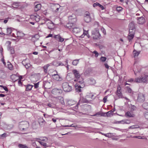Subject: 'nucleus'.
Returning <instances> with one entry per match:
<instances>
[{
    "label": "nucleus",
    "instance_id": "nucleus-27",
    "mask_svg": "<svg viewBox=\"0 0 148 148\" xmlns=\"http://www.w3.org/2000/svg\"><path fill=\"white\" fill-rule=\"evenodd\" d=\"M84 19L85 21L87 23L90 22L91 20V18L90 16H84Z\"/></svg>",
    "mask_w": 148,
    "mask_h": 148
},
{
    "label": "nucleus",
    "instance_id": "nucleus-36",
    "mask_svg": "<svg viewBox=\"0 0 148 148\" xmlns=\"http://www.w3.org/2000/svg\"><path fill=\"white\" fill-rule=\"evenodd\" d=\"M19 6V3H14L12 5V7L14 8H17Z\"/></svg>",
    "mask_w": 148,
    "mask_h": 148
},
{
    "label": "nucleus",
    "instance_id": "nucleus-54",
    "mask_svg": "<svg viewBox=\"0 0 148 148\" xmlns=\"http://www.w3.org/2000/svg\"><path fill=\"white\" fill-rule=\"evenodd\" d=\"M10 51L12 54H13L14 53V50L13 48L11 49Z\"/></svg>",
    "mask_w": 148,
    "mask_h": 148
},
{
    "label": "nucleus",
    "instance_id": "nucleus-23",
    "mask_svg": "<svg viewBox=\"0 0 148 148\" xmlns=\"http://www.w3.org/2000/svg\"><path fill=\"white\" fill-rule=\"evenodd\" d=\"M48 28L50 29H52L54 28V24L52 23H48L47 24Z\"/></svg>",
    "mask_w": 148,
    "mask_h": 148
},
{
    "label": "nucleus",
    "instance_id": "nucleus-38",
    "mask_svg": "<svg viewBox=\"0 0 148 148\" xmlns=\"http://www.w3.org/2000/svg\"><path fill=\"white\" fill-rule=\"evenodd\" d=\"M135 29H129V34L134 35Z\"/></svg>",
    "mask_w": 148,
    "mask_h": 148
},
{
    "label": "nucleus",
    "instance_id": "nucleus-51",
    "mask_svg": "<svg viewBox=\"0 0 148 148\" xmlns=\"http://www.w3.org/2000/svg\"><path fill=\"white\" fill-rule=\"evenodd\" d=\"M145 118L148 120V112H146L145 114Z\"/></svg>",
    "mask_w": 148,
    "mask_h": 148
},
{
    "label": "nucleus",
    "instance_id": "nucleus-57",
    "mask_svg": "<svg viewBox=\"0 0 148 148\" xmlns=\"http://www.w3.org/2000/svg\"><path fill=\"white\" fill-rule=\"evenodd\" d=\"M38 85H39L38 83L36 84H35L34 85V88H38Z\"/></svg>",
    "mask_w": 148,
    "mask_h": 148
},
{
    "label": "nucleus",
    "instance_id": "nucleus-32",
    "mask_svg": "<svg viewBox=\"0 0 148 148\" xmlns=\"http://www.w3.org/2000/svg\"><path fill=\"white\" fill-rule=\"evenodd\" d=\"M79 59L74 60L72 62V64L74 66H76L79 63Z\"/></svg>",
    "mask_w": 148,
    "mask_h": 148
},
{
    "label": "nucleus",
    "instance_id": "nucleus-55",
    "mask_svg": "<svg viewBox=\"0 0 148 148\" xmlns=\"http://www.w3.org/2000/svg\"><path fill=\"white\" fill-rule=\"evenodd\" d=\"M121 88L120 86H118L117 87V90L116 91H121Z\"/></svg>",
    "mask_w": 148,
    "mask_h": 148
},
{
    "label": "nucleus",
    "instance_id": "nucleus-48",
    "mask_svg": "<svg viewBox=\"0 0 148 148\" xmlns=\"http://www.w3.org/2000/svg\"><path fill=\"white\" fill-rule=\"evenodd\" d=\"M97 5L100 7L102 10L104 9V7L103 6L99 3H97Z\"/></svg>",
    "mask_w": 148,
    "mask_h": 148
},
{
    "label": "nucleus",
    "instance_id": "nucleus-30",
    "mask_svg": "<svg viewBox=\"0 0 148 148\" xmlns=\"http://www.w3.org/2000/svg\"><path fill=\"white\" fill-rule=\"evenodd\" d=\"M37 141H38L41 145L44 146L45 148L47 147H48L47 146L46 144V142H43L42 141H40V140H36Z\"/></svg>",
    "mask_w": 148,
    "mask_h": 148
},
{
    "label": "nucleus",
    "instance_id": "nucleus-52",
    "mask_svg": "<svg viewBox=\"0 0 148 148\" xmlns=\"http://www.w3.org/2000/svg\"><path fill=\"white\" fill-rule=\"evenodd\" d=\"M116 9L117 11H119L122 10V8L121 7H118L116 8Z\"/></svg>",
    "mask_w": 148,
    "mask_h": 148
},
{
    "label": "nucleus",
    "instance_id": "nucleus-24",
    "mask_svg": "<svg viewBox=\"0 0 148 148\" xmlns=\"http://www.w3.org/2000/svg\"><path fill=\"white\" fill-rule=\"evenodd\" d=\"M33 86L28 84L26 86V91H29L31 90L32 87H33Z\"/></svg>",
    "mask_w": 148,
    "mask_h": 148
},
{
    "label": "nucleus",
    "instance_id": "nucleus-59",
    "mask_svg": "<svg viewBox=\"0 0 148 148\" xmlns=\"http://www.w3.org/2000/svg\"><path fill=\"white\" fill-rule=\"evenodd\" d=\"M107 99V97H105L103 98V102L104 103H106V102Z\"/></svg>",
    "mask_w": 148,
    "mask_h": 148
},
{
    "label": "nucleus",
    "instance_id": "nucleus-44",
    "mask_svg": "<svg viewBox=\"0 0 148 148\" xmlns=\"http://www.w3.org/2000/svg\"><path fill=\"white\" fill-rule=\"evenodd\" d=\"M92 53L95 54V56L96 57H97L99 56V53L98 52L96 51H94L93 52H92Z\"/></svg>",
    "mask_w": 148,
    "mask_h": 148
},
{
    "label": "nucleus",
    "instance_id": "nucleus-34",
    "mask_svg": "<svg viewBox=\"0 0 148 148\" xmlns=\"http://www.w3.org/2000/svg\"><path fill=\"white\" fill-rule=\"evenodd\" d=\"M134 34H129L128 36V39L129 40V41L130 40H131L134 37Z\"/></svg>",
    "mask_w": 148,
    "mask_h": 148
},
{
    "label": "nucleus",
    "instance_id": "nucleus-62",
    "mask_svg": "<svg viewBox=\"0 0 148 148\" xmlns=\"http://www.w3.org/2000/svg\"><path fill=\"white\" fill-rule=\"evenodd\" d=\"M135 126H132L130 127V128H138V127H135Z\"/></svg>",
    "mask_w": 148,
    "mask_h": 148
},
{
    "label": "nucleus",
    "instance_id": "nucleus-8",
    "mask_svg": "<svg viewBox=\"0 0 148 148\" xmlns=\"http://www.w3.org/2000/svg\"><path fill=\"white\" fill-rule=\"evenodd\" d=\"M92 35L94 39H96L99 38L100 34L98 30H96L95 32L93 31L92 32Z\"/></svg>",
    "mask_w": 148,
    "mask_h": 148
},
{
    "label": "nucleus",
    "instance_id": "nucleus-12",
    "mask_svg": "<svg viewBox=\"0 0 148 148\" xmlns=\"http://www.w3.org/2000/svg\"><path fill=\"white\" fill-rule=\"evenodd\" d=\"M145 99V96L142 94L139 95L138 98V100L140 102H143L144 101Z\"/></svg>",
    "mask_w": 148,
    "mask_h": 148
},
{
    "label": "nucleus",
    "instance_id": "nucleus-40",
    "mask_svg": "<svg viewBox=\"0 0 148 148\" xmlns=\"http://www.w3.org/2000/svg\"><path fill=\"white\" fill-rule=\"evenodd\" d=\"M7 136V134L6 133H4L0 135V138H5Z\"/></svg>",
    "mask_w": 148,
    "mask_h": 148
},
{
    "label": "nucleus",
    "instance_id": "nucleus-60",
    "mask_svg": "<svg viewBox=\"0 0 148 148\" xmlns=\"http://www.w3.org/2000/svg\"><path fill=\"white\" fill-rule=\"evenodd\" d=\"M18 85L19 86H21L22 85L21 80H19L18 81Z\"/></svg>",
    "mask_w": 148,
    "mask_h": 148
},
{
    "label": "nucleus",
    "instance_id": "nucleus-43",
    "mask_svg": "<svg viewBox=\"0 0 148 148\" xmlns=\"http://www.w3.org/2000/svg\"><path fill=\"white\" fill-rule=\"evenodd\" d=\"M126 89L128 92L131 93L132 91L131 89L129 87L127 86L126 87Z\"/></svg>",
    "mask_w": 148,
    "mask_h": 148
},
{
    "label": "nucleus",
    "instance_id": "nucleus-45",
    "mask_svg": "<svg viewBox=\"0 0 148 148\" xmlns=\"http://www.w3.org/2000/svg\"><path fill=\"white\" fill-rule=\"evenodd\" d=\"M101 30L103 32L104 35L106 34V31L105 29L103 28H101Z\"/></svg>",
    "mask_w": 148,
    "mask_h": 148
},
{
    "label": "nucleus",
    "instance_id": "nucleus-3",
    "mask_svg": "<svg viewBox=\"0 0 148 148\" xmlns=\"http://www.w3.org/2000/svg\"><path fill=\"white\" fill-rule=\"evenodd\" d=\"M62 87L63 90L65 92H69L72 90L71 86H70L69 84L66 82H64L62 84Z\"/></svg>",
    "mask_w": 148,
    "mask_h": 148
},
{
    "label": "nucleus",
    "instance_id": "nucleus-31",
    "mask_svg": "<svg viewBox=\"0 0 148 148\" xmlns=\"http://www.w3.org/2000/svg\"><path fill=\"white\" fill-rule=\"evenodd\" d=\"M133 54L134 57H137L139 55L140 53V51H137L135 50H134L133 51Z\"/></svg>",
    "mask_w": 148,
    "mask_h": 148
},
{
    "label": "nucleus",
    "instance_id": "nucleus-56",
    "mask_svg": "<svg viewBox=\"0 0 148 148\" xmlns=\"http://www.w3.org/2000/svg\"><path fill=\"white\" fill-rule=\"evenodd\" d=\"M1 61L3 62V63L4 65H6V63L5 62V60H4V58H3L2 59H1Z\"/></svg>",
    "mask_w": 148,
    "mask_h": 148
},
{
    "label": "nucleus",
    "instance_id": "nucleus-10",
    "mask_svg": "<svg viewBox=\"0 0 148 148\" xmlns=\"http://www.w3.org/2000/svg\"><path fill=\"white\" fill-rule=\"evenodd\" d=\"M53 37L59 42H62L64 40V39L62 38L59 34L54 35Z\"/></svg>",
    "mask_w": 148,
    "mask_h": 148
},
{
    "label": "nucleus",
    "instance_id": "nucleus-28",
    "mask_svg": "<svg viewBox=\"0 0 148 148\" xmlns=\"http://www.w3.org/2000/svg\"><path fill=\"white\" fill-rule=\"evenodd\" d=\"M13 29L12 28L10 27L6 29V34L7 35H9L10 34H11L12 32Z\"/></svg>",
    "mask_w": 148,
    "mask_h": 148
},
{
    "label": "nucleus",
    "instance_id": "nucleus-18",
    "mask_svg": "<svg viewBox=\"0 0 148 148\" xmlns=\"http://www.w3.org/2000/svg\"><path fill=\"white\" fill-rule=\"evenodd\" d=\"M126 116L129 117H134L135 115L132 112L128 111L125 114Z\"/></svg>",
    "mask_w": 148,
    "mask_h": 148
},
{
    "label": "nucleus",
    "instance_id": "nucleus-25",
    "mask_svg": "<svg viewBox=\"0 0 148 148\" xmlns=\"http://www.w3.org/2000/svg\"><path fill=\"white\" fill-rule=\"evenodd\" d=\"M121 123L122 124H130L131 122L129 120H128L127 119H125L124 120H122L121 121H120Z\"/></svg>",
    "mask_w": 148,
    "mask_h": 148
},
{
    "label": "nucleus",
    "instance_id": "nucleus-29",
    "mask_svg": "<svg viewBox=\"0 0 148 148\" xmlns=\"http://www.w3.org/2000/svg\"><path fill=\"white\" fill-rule=\"evenodd\" d=\"M129 29H135L134 22H132L129 24Z\"/></svg>",
    "mask_w": 148,
    "mask_h": 148
},
{
    "label": "nucleus",
    "instance_id": "nucleus-33",
    "mask_svg": "<svg viewBox=\"0 0 148 148\" xmlns=\"http://www.w3.org/2000/svg\"><path fill=\"white\" fill-rule=\"evenodd\" d=\"M143 107L146 110H148V103L145 102L143 105Z\"/></svg>",
    "mask_w": 148,
    "mask_h": 148
},
{
    "label": "nucleus",
    "instance_id": "nucleus-61",
    "mask_svg": "<svg viewBox=\"0 0 148 148\" xmlns=\"http://www.w3.org/2000/svg\"><path fill=\"white\" fill-rule=\"evenodd\" d=\"M66 127H77V125H74V124H72L71 126H66Z\"/></svg>",
    "mask_w": 148,
    "mask_h": 148
},
{
    "label": "nucleus",
    "instance_id": "nucleus-11",
    "mask_svg": "<svg viewBox=\"0 0 148 148\" xmlns=\"http://www.w3.org/2000/svg\"><path fill=\"white\" fill-rule=\"evenodd\" d=\"M69 18L70 21L74 23H75L77 21L76 16L74 14H72L71 15L69 16Z\"/></svg>",
    "mask_w": 148,
    "mask_h": 148
},
{
    "label": "nucleus",
    "instance_id": "nucleus-4",
    "mask_svg": "<svg viewBox=\"0 0 148 148\" xmlns=\"http://www.w3.org/2000/svg\"><path fill=\"white\" fill-rule=\"evenodd\" d=\"M147 75H146L143 77H138L135 79V82L137 83H146L147 82Z\"/></svg>",
    "mask_w": 148,
    "mask_h": 148
},
{
    "label": "nucleus",
    "instance_id": "nucleus-20",
    "mask_svg": "<svg viewBox=\"0 0 148 148\" xmlns=\"http://www.w3.org/2000/svg\"><path fill=\"white\" fill-rule=\"evenodd\" d=\"M10 78L13 81L15 82L18 79V77L16 75L13 74L11 76Z\"/></svg>",
    "mask_w": 148,
    "mask_h": 148
},
{
    "label": "nucleus",
    "instance_id": "nucleus-42",
    "mask_svg": "<svg viewBox=\"0 0 148 148\" xmlns=\"http://www.w3.org/2000/svg\"><path fill=\"white\" fill-rule=\"evenodd\" d=\"M101 115V116H102L103 115L101 114V112H98L97 113L94 114L93 116H99Z\"/></svg>",
    "mask_w": 148,
    "mask_h": 148
},
{
    "label": "nucleus",
    "instance_id": "nucleus-17",
    "mask_svg": "<svg viewBox=\"0 0 148 148\" xmlns=\"http://www.w3.org/2000/svg\"><path fill=\"white\" fill-rule=\"evenodd\" d=\"M72 29V32L75 34L78 33L80 32V29L78 27L75 26Z\"/></svg>",
    "mask_w": 148,
    "mask_h": 148
},
{
    "label": "nucleus",
    "instance_id": "nucleus-41",
    "mask_svg": "<svg viewBox=\"0 0 148 148\" xmlns=\"http://www.w3.org/2000/svg\"><path fill=\"white\" fill-rule=\"evenodd\" d=\"M106 58L105 57L102 56L100 58L101 61L102 62L105 61L106 60Z\"/></svg>",
    "mask_w": 148,
    "mask_h": 148
},
{
    "label": "nucleus",
    "instance_id": "nucleus-46",
    "mask_svg": "<svg viewBox=\"0 0 148 148\" xmlns=\"http://www.w3.org/2000/svg\"><path fill=\"white\" fill-rule=\"evenodd\" d=\"M90 16L89 13L88 12H86L85 13L84 16Z\"/></svg>",
    "mask_w": 148,
    "mask_h": 148
},
{
    "label": "nucleus",
    "instance_id": "nucleus-13",
    "mask_svg": "<svg viewBox=\"0 0 148 148\" xmlns=\"http://www.w3.org/2000/svg\"><path fill=\"white\" fill-rule=\"evenodd\" d=\"M75 26V24L72 23H69L65 25V27L69 29H73Z\"/></svg>",
    "mask_w": 148,
    "mask_h": 148
},
{
    "label": "nucleus",
    "instance_id": "nucleus-49",
    "mask_svg": "<svg viewBox=\"0 0 148 148\" xmlns=\"http://www.w3.org/2000/svg\"><path fill=\"white\" fill-rule=\"evenodd\" d=\"M104 136L106 137H107L109 138L110 137H111V133H108L107 134H106L104 135Z\"/></svg>",
    "mask_w": 148,
    "mask_h": 148
},
{
    "label": "nucleus",
    "instance_id": "nucleus-6",
    "mask_svg": "<svg viewBox=\"0 0 148 148\" xmlns=\"http://www.w3.org/2000/svg\"><path fill=\"white\" fill-rule=\"evenodd\" d=\"M11 35L15 38H21L23 37L25 34L21 31H14L13 32L12 35Z\"/></svg>",
    "mask_w": 148,
    "mask_h": 148
},
{
    "label": "nucleus",
    "instance_id": "nucleus-64",
    "mask_svg": "<svg viewBox=\"0 0 148 148\" xmlns=\"http://www.w3.org/2000/svg\"><path fill=\"white\" fill-rule=\"evenodd\" d=\"M38 52H36V51H35V52H33V54H34V55H37L38 54Z\"/></svg>",
    "mask_w": 148,
    "mask_h": 148
},
{
    "label": "nucleus",
    "instance_id": "nucleus-22",
    "mask_svg": "<svg viewBox=\"0 0 148 148\" xmlns=\"http://www.w3.org/2000/svg\"><path fill=\"white\" fill-rule=\"evenodd\" d=\"M38 122L40 125H42L45 124L46 122L42 118H40L38 119Z\"/></svg>",
    "mask_w": 148,
    "mask_h": 148
},
{
    "label": "nucleus",
    "instance_id": "nucleus-26",
    "mask_svg": "<svg viewBox=\"0 0 148 148\" xmlns=\"http://www.w3.org/2000/svg\"><path fill=\"white\" fill-rule=\"evenodd\" d=\"M50 66L49 64H48L43 67L44 71L45 73H47V69L48 67Z\"/></svg>",
    "mask_w": 148,
    "mask_h": 148
},
{
    "label": "nucleus",
    "instance_id": "nucleus-53",
    "mask_svg": "<svg viewBox=\"0 0 148 148\" xmlns=\"http://www.w3.org/2000/svg\"><path fill=\"white\" fill-rule=\"evenodd\" d=\"M24 65L25 66L27 69L30 66V64H26Z\"/></svg>",
    "mask_w": 148,
    "mask_h": 148
},
{
    "label": "nucleus",
    "instance_id": "nucleus-7",
    "mask_svg": "<svg viewBox=\"0 0 148 148\" xmlns=\"http://www.w3.org/2000/svg\"><path fill=\"white\" fill-rule=\"evenodd\" d=\"M35 20L36 22H38L40 19V16L37 14H34L30 16V19Z\"/></svg>",
    "mask_w": 148,
    "mask_h": 148
},
{
    "label": "nucleus",
    "instance_id": "nucleus-50",
    "mask_svg": "<svg viewBox=\"0 0 148 148\" xmlns=\"http://www.w3.org/2000/svg\"><path fill=\"white\" fill-rule=\"evenodd\" d=\"M127 82H135V80H134V79L133 78H131L130 79H128Z\"/></svg>",
    "mask_w": 148,
    "mask_h": 148
},
{
    "label": "nucleus",
    "instance_id": "nucleus-47",
    "mask_svg": "<svg viewBox=\"0 0 148 148\" xmlns=\"http://www.w3.org/2000/svg\"><path fill=\"white\" fill-rule=\"evenodd\" d=\"M0 86L2 87L6 91H8V90L6 86H4L2 85H0Z\"/></svg>",
    "mask_w": 148,
    "mask_h": 148
},
{
    "label": "nucleus",
    "instance_id": "nucleus-37",
    "mask_svg": "<svg viewBox=\"0 0 148 148\" xmlns=\"http://www.w3.org/2000/svg\"><path fill=\"white\" fill-rule=\"evenodd\" d=\"M19 148H28L27 146L21 144H19L18 146Z\"/></svg>",
    "mask_w": 148,
    "mask_h": 148
},
{
    "label": "nucleus",
    "instance_id": "nucleus-14",
    "mask_svg": "<svg viewBox=\"0 0 148 148\" xmlns=\"http://www.w3.org/2000/svg\"><path fill=\"white\" fill-rule=\"evenodd\" d=\"M37 3L35 2L34 3L35 6L34 8V10L35 12H37L41 8V5L40 4H37Z\"/></svg>",
    "mask_w": 148,
    "mask_h": 148
},
{
    "label": "nucleus",
    "instance_id": "nucleus-9",
    "mask_svg": "<svg viewBox=\"0 0 148 148\" xmlns=\"http://www.w3.org/2000/svg\"><path fill=\"white\" fill-rule=\"evenodd\" d=\"M56 101L57 102L60 103L62 106H64L65 103L63 97L60 96L56 98Z\"/></svg>",
    "mask_w": 148,
    "mask_h": 148
},
{
    "label": "nucleus",
    "instance_id": "nucleus-35",
    "mask_svg": "<svg viewBox=\"0 0 148 148\" xmlns=\"http://www.w3.org/2000/svg\"><path fill=\"white\" fill-rule=\"evenodd\" d=\"M116 94L119 98H122V95L121 91H116Z\"/></svg>",
    "mask_w": 148,
    "mask_h": 148
},
{
    "label": "nucleus",
    "instance_id": "nucleus-2",
    "mask_svg": "<svg viewBox=\"0 0 148 148\" xmlns=\"http://www.w3.org/2000/svg\"><path fill=\"white\" fill-rule=\"evenodd\" d=\"M29 124L26 121H23L19 123V127L21 130L23 131L27 130L29 127Z\"/></svg>",
    "mask_w": 148,
    "mask_h": 148
},
{
    "label": "nucleus",
    "instance_id": "nucleus-58",
    "mask_svg": "<svg viewBox=\"0 0 148 148\" xmlns=\"http://www.w3.org/2000/svg\"><path fill=\"white\" fill-rule=\"evenodd\" d=\"M104 65L105 66V67L107 69H108L109 68V66L108 65L107 63H105L104 64Z\"/></svg>",
    "mask_w": 148,
    "mask_h": 148
},
{
    "label": "nucleus",
    "instance_id": "nucleus-39",
    "mask_svg": "<svg viewBox=\"0 0 148 148\" xmlns=\"http://www.w3.org/2000/svg\"><path fill=\"white\" fill-rule=\"evenodd\" d=\"M8 67L10 70H12L13 69V66L10 63L8 64Z\"/></svg>",
    "mask_w": 148,
    "mask_h": 148
},
{
    "label": "nucleus",
    "instance_id": "nucleus-21",
    "mask_svg": "<svg viewBox=\"0 0 148 148\" xmlns=\"http://www.w3.org/2000/svg\"><path fill=\"white\" fill-rule=\"evenodd\" d=\"M94 96V95L93 94L91 93H89L86 96V98L88 100H91V99L93 98Z\"/></svg>",
    "mask_w": 148,
    "mask_h": 148
},
{
    "label": "nucleus",
    "instance_id": "nucleus-15",
    "mask_svg": "<svg viewBox=\"0 0 148 148\" xmlns=\"http://www.w3.org/2000/svg\"><path fill=\"white\" fill-rule=\"evenodd\" d=\"M83 34L80 36V37L82 38H83L86 35L88 38H89L90 36L88 34V30H86L84 29H83Z\"/></svg>",
    "mask_w": 148,
    "mask_h": 148
},
{
    "label": "nucleus",
    "instance_id": "nucleus-16",
    "mask_svg": "<svg viewBox=\"0 0 148 148\" xmlns=\"http://www.w3.org/2000/svg\"><path fill=\"white\" fill-rule=\"evenodd\" d=\"M145 22V19L143 17L139 18L138 19V24H142Z\"/></svg>",
    "mask_w": 148,
    "mask_h": 148
},
{
    "label": "nucleus",
    "instance_id": "nucleus-19",
    "mask_svg": "<svg viewBox=\"0 0 148 148\" xmlns=\"http://www.w3.org/2000/svg\"><path fill=\"white\" fill-rule=\"evenodd\" d=\"M35 139L36 140H40V141H42L43 142H47L48 141V138H47L44 137L42 138H41V139L38 138H36Z\"/></svg>",
    "mask_w": 148,
    "mask_h": 148
},
{
    "label": "nucleus",
    "instance_id": "nucleus-5",
    "mask_svg": "<svg viewBox=\"0 0 148 148\" xmlns=\"http://www.w3.org/2000/svg\"><path fill=\"white\" fill-rule=\"evenodd\" d=\"M55 74H51V77L52 78L55 80L60 81L62 80V78L58 74L56 71H54Z\"/></svg>",
    "mask_w": 148,
    "mask_h": 148
},
{
    "label": "nucleus",
    "instance_id": "nucleus-1",
    "mask_svg": "<svg viewBox=\"0 0 148 148\" xmlns=\"http://www.w3.org/2000/svg\"><path fill=\"white\" fill-rule=\"evenodd\" d=\"M73 72L74 75L75 79L74 81L79 83L81 85V86H78L76 84L75 85V87L76 90L78 92H80L82 91L81 88H84L85 86L84 79L82 78L80 76L79 72L76 70H74L73 71Z\"/></svg>",
    "mask_w": 148,
    "mask_h": 148
},
{
    "label": "nucleus",
    "instance_id": "nucleus-63",
    "mask_svg": "<svg viewBox=\"0 0 148 148\" xmlns=\"http://www.w3.org/2000/svg\"><path fill=\"white\" fill-rule=\"evenodd\" d=\"M5 95L2 94H0V97H5Z\"/></svg>",
    "mask_w": 148,
    "mask_h": 148
}]
</instances>
